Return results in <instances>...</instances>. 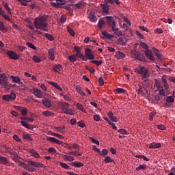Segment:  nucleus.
<instances>
[{"instance_id": "f257e3e1", "label": "nucleus", "mask_w": 175, "mask_h": 175, "mask_svg": "<svg viewBox=\"0 0 175 175\" xmlns=\"http://www.w3.org/2000/svg\"><path fill=\"white\" fill-rule=\"evenodd\" d=\"M47 21V17L40 16L39 18H36L34 20V25L38 29H41L44 32H49V27H47L48 24L46 23Z\"/></svg>"}, {"instance_id": "f03ea898", "label": "nucleus", "mask_w": 175, "mask_h": 175, "mask_svg": "<svg viewBox=\"0 0 175 175\" xmlns=\"http://www.w3.org/2000/svg\"><path fill=\"white\" fill-rule=\"evenodd\" d=\"M135 72L138 75H141L142 80H144L145 81L147 80V79H148V77H150V71H148V70L145 68L144 66H138L135 69Z\"/></svg>"}, {"instance_id": "7ed1b4c3", "label": "nucleus", "mask_w": 175, "mask_h": 175, "mask_svg": "<svg viewBox=\"0 0 175 175\" xmlns=\"http://www.w3.org/2000/svg\"><path fill=\"white\" fill-rule=\"evenodd\" d=\"M131 55L142 62H146V57L137 51H131Z\"/></svg>"}, {"instance_id": "20e7f679", "label": "nucleus", "mask_w": 175, "mask_h": 175, "mask_svg": "<svg viewBox=\"0 0 175 175\" xmlns=\"http://www.w3.org/2000/svg\"><path fill=\"white\" fill-rule=\"evenodd\" d=\"M74 53H75V55L77 59L81 58L83 61H87V58H85V56L81 53V50L78 46H74Z\"/></svg>"}, {"instance_id": "39448f33", "label": "nucleus", "mask_w": 175, "mask_h": 175, "mask_svg": "<svg viewBox=\"0 0 175 175\" xmlns=\"http://www.w3.org/2000/svg\"><path fill=\"white\" fill-rule=\"evenodd\" d=\"M2 99L5 102H9L10 100H15L16 94H14V92H11L10 94L3 95Z\"/></svg>"}, {"instance_id": "423d86ee", "label": "nucleus", "mask_w": 175, "mask_h": 175, "mask_svg": "<svg viewBox=\"0 0 175 175\" xmlns=\"http://www.w3.org/2000/svg\"><path fill=\"white\" fill-rule=\"evenodd\" d=\"M144 53L148 59H149V61H150L151 62H154L155 58L154 57V53H152V51L150 49L144 51Z\"/></svg>"}, {"instance_id": "0eeeda50", "label": "nucleus", "mask_w": 175, "mask_h": 175, "mask_svg": "<svg viewBox=\"0 0 175 175\" xmlns=\"http://www.w3.org/2000/svg\"><path fill=\"white\" fill-rule=\"evenodd\" d=\"M85 57H86L88 59H95V55L92 53V51L90 48H86L85 49Z\"/></svg>"}, {"instance_id": "6e6552de", "label": "nucleus", "mask_w": 175, "mask_h": 175, "mask_svg": "<svg viewBox=\"0 0 175 175\" xmlns=\"http://www.w3.org/2000/svg\"><path fill=\"white\" fill-rule=\"evenodd\" d=\"M105 20L108 25L111 27V29L116 27V21H114V18H113V16H106Z\"/></svg>"}, {"instance_id": "1a4fd4ad", "label": "nucleus", "mask_w": 175, "mask_h": 175, "mask_svg": "<svg viewBox=\"0 0 175 175\" xmlns=\"http://www.w3.org/2000/svg\"><path fill=\"white\" fill-rule=\"evenodd\" d=\"M7 55H8L11 59H18V58H20V55H17V53H14L13 51H8Z\"/></svg>"}, {"instance_id": "9d476101", "label": "nucleus", "mask_w": 175, "mask_h": 175, "mask_svg": "<svg viewBox=\"0 0 175 175\" xmlns=\"http://www.w3.org/2000/svg\"><path fill=\"white\" fill-rule=\"evenodd\" d=\"M30 91L37 98H42V96L43 95V93L42 92V91L36 88H33L30 90Z\"/></svg>"}, {"instance_id": "9b49d317", "label": "nucleus", "mask_w": 175, "mask_h": 175, "mask_svg": "<svg viewBox=\"0 0 175 175\" xmlns=\"http://www.w3.org/2000/svg\"><path fill=\"white\" fill-rule=\"evenodd\" d=\"M46 140H48V142H51L52 143H55V144H58L59 146H61V144H62L63 143L62 141H59L57 139V138L53 137H48L46 138Z\"/></svg>"}, {"instance_id": "f8f14e48", "label": "nucleus", "mask_w": 175, "mask_h": 175, "mask_svg": "<svg viewBox=\"0 0 175 175\" xmlns=\"http://www.w3.org/2000/svg\"><path fill=\"white\" fill-rule=\"evenodd\" d=\"M31 166H34V167H43V163H40V162H36L33 161H27Z\"/></svg>"}, {"instance_id": "ddd939ff", "label": "nucleus", "mask_w": 175, "mask_h": 175, "mask_svg": "<svg viewBox=\"0 0 175 175\" xmlns=\"http://www.w3.org/2000/svg\"><path fill=\"white\" fill-rule=\"evenodd\" d=\"M0 163H1V165H10V162H9V160L8 159V158L1 155H0Z\"/></svg>"}, {"instance_id": "4468645a", "label": "nucleus", "mask_w": 175, "mask_h": 175, "mask_svg": "<svg viewBox=\"0 0 175 175\" xmlns=\"http://www.w3.org/2000/svg\"><path fill=\"white\" fill-rule=\"evenodd\" d=\"M101 8L103 10V13L105 14H109L110 13V7L107 4H101Z\"/></svg>"}, {"instance_id": "2eb2a0df", "label": "nucleus", "mask_w": 175, "mask_h": 175, "mask_svg": "<svg viewBox=\"0 0 175 175\" xmlns=\"http://www.w3.org/2000/svg\"><path fill=\"white\" fill-rule=\"evenodd\" d=\"M8 82V76L5 74H0V85Z\"/></svg>"}, {"instance_id": "dca6fc26", "label": "nucleus", "mask_w": 175, "mask_h": 175, "mask_svg": "<svg viewBox=\"0 0 175 175\" xmlns=\"http://www.w3.org/2000/svg\"><path fill=\"white\" fill-rule=\"evenodd\" d=\"M126 42H128V38L125 37H120L118 40V43H119L120 46H125V44H126Z\"/></svg>"}, {"instance_id": "f3484780", "label": "nucleus", "mask_w": 175, "mask_h": 175, "mask_svg": "<svg viewBox=\"0 0 175 175\" xmlns=\"http://www.w3.org/2000/svg\"><path fill=\"white\" fill-rule=\"evenodd\" d=\"M10 78L12 79L13 83H16V84H23L21 82V79H20L18 76L11 75Z\"/></svg>"}, {"instance_id": "a211bd4d", "label": "nucleus", "mask_w": 175, "mask_h": 175, "mask_svg": "<svg viewBox=\"0 0 175 175\" xmlns=\"http://www.w3.org/2000/svg\"><path fill=\"white\" fill-rule=\"evenodd\" d=\"M62 65L61 64H55L53 66V70H54L55 72H56V73H59V72H61V70H62Z\"/></svg>"}, {"instance_id": "6ab92c4d", "label": "nucleus", "mask_w": 175, "mask_h": 175, "mask_svg": "<svg viewBox=\"0 0 175 175\" xmlns=\"http://www.w3.org/2000/svg\"><path fill=\"white\" fill-rule=\"evenodd\" d=\"M102 35H103V37L101 36V39H105V38H107V39H113V35L108 33L106 31H103Z\"/></svg>"}, {"instance_id": "aec40b11", "label": "nucleus", "mask_w": 175, "mask_h": 175, "mask_svg": "<svg viewBox=\"0 0 175 175\" xmlns=\"http://www.w3.org/2000/svg\"><path fill=\"white\" fill-rule=\"evenodd\" d=\"M48 54H49V59H51V61H54V59H55V56L54 55V49H49Z\"/></svg>"}, {"instance_id": "412c9836", "label": "nucleus", "mask_w": 175, "mask_h": 175, "mask_svg": "<svg viewBox=\"0 0 175 175\" xmlns=\"http://www.w3.org/2000/svg\"><path fill=\"white\" fill-rule=\"evenodd\" d=\"M161 143L158 142H152L149 145V148L154 149V148H161Z\"/></svg>"}, {"instance_id": "4be33fe9", "label": "nucleus", "mask_w": 175, "mask_h": 175, "mask_svg": "<svg viewBox=\"0 0 175 175\" xmlns=\"http://www.w3.org/2000/svg\"><path fill=\"white\" fill-rule=\"evenodd\" d=\"M42 104L45 107H51V101L49 100L48 98H43L42 100Z\"/></svg>"}, {"instance_id": "5701e85b", "label": "nucleus", "mask_w": 175, "mask_h": 175, "mask_svg": "<svg viewBox=\"0 0 175 175\" xmlns=\"http://www.w3.org/2000/svg\"><path fill=\"white\" fill-rule=\"evenodd\" d=\"M3 148L5 150V154H9V155H12L14 152V151H13V149H12L9 146H4Z\"/></svg>"}, {"instance_id": "b1692460", "label": "nucleus", "mask_w": 175, "mask_h": 175, "mask_svg": "<svg viewBox=\"0 0 175 175\" xmlns=\"http://www.w3.org/2000/svg\"><path fill=\"white\" fill-rule=\"evenodd\" d=\"M152 51L154 54L159 59H162V55L159 52V50L157 49V48H152Z\"/></svg>"}, {"instance_id": "393cba45", "label": "nucleus", "mask_w": 175, "mask_h": 175, "mask_svg": "<svg viewBox=\"0 0 175 175\" xmlns=\"http://www.w3.org/2000/svg\"><path fill=\"white\" fill-rule=\"evenodd\" d=\"M21 124H22L23 126L27 128V129H33V126L28 124V122L21 120Z\"/></svg>"}, {"instance_id": "a878e982", "label": "nucleus", "mask_w": 175, "mask_h": 175, "mask_svg": "<svg viewBox=\"0 0 175 175\" xmlns=\"http://www.w3.org/2000/svg\"><path fill=\"white\" fill-rule=\"evenodd\" d=\"M111 31H113V32H114L117 36H122V31H121L119 28H116V27H113L111 29Z\"/></svg>"}, {"instance_id": "bb28decb", "label": "nucleus", "mask_w": 175, "mask_h": 175, "mask_svg": "<svg viewBox=\"0 0 175 175\" xmlns=\"http://www.w3.org/2000/svg\"><path fill=\"white\" fill-rule=\"evenodd\" d=\"M72 166H75V167H83L84 164L80 161H75L71 163Z\"/></svg>"}, {"instance_id": "cd10ccee", "label": "nucleus", "mask_w": 175, "mask_h": 175, "mask_svg": "<svg viewBox=\"0 0 175 175\" xmlns=\"http://www.w3.org/2000/svg\"><path fill=\"white\" fill-rule=\"evenodd\" d=\"M1 86L3 87L5 91H9L12 88V84H9V82H5V83H3Z\"/></svg>"}, {"instance_id": "c85d7f7f", "label": "nucleus", "mask_w": 175, "mask_h": 175, "mask_svg": "<svg viewBox=\"0 0 175 175\" xmlns=\"http://www.w3.org/2000/svg\"><path fill=\"white\" fill-rule=\"evenodd\" d=\"M68 61H70V62H72V64L73 62H76V61H77V58L76 57V55L75 54L68 56Z\"/></svg>"}, {"instance_id": "c756f323", "label": "nucleus", "mask_w": 175, "mask_h": 175, "mask_svg": "<svg viewBox=\"0 0 175 175\" xmlns=\"http://www.w3.org/2000/svg\"><path fill=\"white\" fill-rule=\"evenodd\" d=\"M104 161L105 163H116V162H114V159H111V157H110L109 156L105 157Z\"/></svg>"}, {"instance_id": "7c9ffc66", "label": "nucleus", "mask_w": 175, "mask_h": 175, "mask_svg": "<svg viewBox=\"0 0 175 175\" xmlns=\"http://www.w3.org/2000/svg\"><path fill=\"white\" fill-rule=\"evenodd\" d=\"M30 153L31 154L32 157H33L34 158H37V159L40 158V155L39 154V153H38L33 149L30 150Z\"/></svg>"}, {"instance_id": "2f4dec72", "label": "nucleus", "mask_w": 175, "mask_h": 175, "mask_svg": "<svg viewBox=\"0 0 175 175\" xmlns=\"http://www.w3.org/2000/svg\"><path fill=\"white\" fill-rule=\"evenodd\" d=\"M42 114L45 117H53V116H54V113L49 111H44L42 112Z\"/></svg>"}, {"instance_id": "473e14b6", "label": "nucleus", "mask_w": 175, "mask_h": 175, "mask_svg": "<svg viewBox=\"0 0 175 175\" xmlns=\"http://www.w3.org/2000/svg\"><path fill=\"white\" fill-rule=\"evenodd\" d=\"M115 94H125L126 90L122 88H117L114 90Z\"/></svg>"}, {"instance_id": "72a5a7b5", "label": "nucleus", "mask_w": 175, "mask_h": 175, "mask_svg": "<svg viewBox=\"0 0 175 175\" xmlns=\"http://www.w3.org/2000/svg\"><path fill=\"white\" fill-rule=\"evenodd\" d=\"M115 57L117 58H119L120 59H122V58H125V54L122 52H118L116 55Z\"/></svg>"}, {"instance_id": "f704fd0d", "label": "nucleus", "mask_w": 175, "mask_h": 175, "mask_svg": "<svg viewBox=\"0 0 175 175\" xmlns=\"http://www.w3.org/2000/svg\"><path fill=\"white\" fill-rule=\"evenodd\" d=\"M32 60L33 61V62H36L37 64H40V62H42V59L36 55L33 56Z\"/></svg>"}, {"instance_id": "c9c22d12", "label": "nucleus", "mask_w": 175, "mask_h": 175, "mask_svg": "<svg viewBox=\"0 0 175 175\" xmlns=\"http://www.w3.org/2000/svg\"><path fill=\"white\" fill-rule=\"evenodd\" d=\"M12 155V161L16 163L18 161V154H17V152H14Z\"/></svg>"}, {"instance_id": "e433bc0d", "label": "nucleus", "mask_w": 175, "mask_h": 175, "mask_svg": "<svg viewBox=\"0 0 175 175\" xmlns=\"http://www.w3.org/2000/svg\"><path fill=\"white\" fill-rule=\"evenodd\" d=\"M106 24V22L103 21V19H100L98 23L99 29H102L103 28V26Z\"/></svg>"}, {"instance_id": "4c0bfd02", "label": "nucleus", "mask_w": 175, "mask_h": 175, "mask_svg": "<svg viewBox=\"0 0 175 175\" xmlns=\"http://www.w3.org/2000/svg\"><path fill=\"white\" fill-rule=\"evenodd\" d=\"M63 112L64 113V114H69L70 116H73V110H72L71 109H64Z\"/></svg>"}, {"instance_id": "58836bf2", "label": "nucleus", "mask_w": 175, "mask_h": 175, "mask_svg": "<svg viewBox=\"0 0 175 175\" xmlns=\"http://www.w3.org/2000/svg\"><path fill=\"white\" fill-rule=\"evenodd\" d=\"M67 31H68V33H70V35H71V36H72V37L76 35L73 29H72V27H70L69 26L67 27Z\"/></svg>"}, {"instance_id": "ea45409f", "label": "nucleus", "mask_w": 175, "mask_h": 175, "mask_svg": "<svg viewBox=\"0 0 175 175\" xmlns=\"http://www.w3.org/2000/svg\"><path fill=\"white\" fill-rule=\"evenodd\" d=\"M89 18L90 20V21H92V23H95V21H96V20H98V18H96V16H95L94 14H90L89 15Z\"/></svg>"}, {"instance_id": "a19ab883", "label": "nucleus", "mask_w": 175, "mask_h": 175, "mask_svg": "<svg viewBox=\"0 0 175 175\" xmlns=\"http://www.w3.org/2000/svg\"><path fill=\"white\" fill-rule=\"evenodd\" d=\"M107 154H109V150H107V149H103L102 151H100V153H99V154L101 157H106Z\"/></svg>"}, {"instance_id": "79ce46f5", "label": "nucleus", "mask_w": 175, "mask_h": 175, "mask_svg": "<svg viewBox=\"0 0 175 175\" xmlns=\"http://www.w3.org/2000/svg\"><path fill=\"white\" fill-rule=\"evenodd\" d=\"M23 139H25V140H29V142H32V137H31V135L29 134H24L23 135Z\"/></svg>"}, {"instance_id": "37998d69", "label": "nucleus", "mask_w": 175, "mask_h": 175, "mask_svg": "<svg viewBox=\"0 0 175 175\" xmlns=\"http://www.w3.org/2000/svg\"><path fill=\"white\" fill-rule=\"evenodd\" d=\"M0 30L1 31V32H3V33L8 31V29L5 28V25L1 21H0Z\"/></svg>"}, {"instance_id": "c03bdc74", "label": "nucleus", "mask_w": 175, "mask_h": 175, "mask_svg": "<svg viewBox=\"0 0 175 175\" xmlns=\"http://www.w3.org/2000/svg\"><path fill=\"white\" fill-rule=\"evenodd\" d=\"M44 36L46 38V39H48V40H50V42H53V40H54V37L51 36V34L46 33Z\"/></svg>"}, {"instance_id": "a18cd8bd", "label": "nucleus", "mask_w": 175, "mask_h": 175, "mask_svg": "<svg viewBox=\"0 0 175 175\" xmlns=\"http://www.w3.org/2000/svg\"><path fill=\"white\" fill-rule=\"evenodd\" d=\"M55 129H56L57 132H59V133H65V131H64L65 129V126L55 127Z\"/></svg>"}, {"instance_id": "49530a36", "label": "nucleus", "mask_w": 175, "mask_h": 175, "mask_svg": "<svg viewBox=\"0 0 175 175\" xmlns=\"http://www.w3.org/2000/svg\"><path fill=\"white\" fill-rule=\"evenodd\" d=\"M3 13H5V12H3V10H1L0 16H2V17H3V18H5V20H7L8 21H10V18H9L8 16V15H6Z\"/></svg>"}, {"instance_id": "de8ad7c7", "label": "nucleus", "mask_w": 175, "mask_h": 175, "mask_svg": "<svg viewBox=\"0 0 175 175\" xmlns=\"http://www.w3.org/2000/svg\"><path fill=\"white\" fill-rule=\"evenodd\" d=\"M21 120L22 121H27V122H33V119L31 118L21 117Z\"/></svg>"}, {"instance_id": "09e8293b", "label": "nucleus", "mask_w": 175, "mask_h": 175, "mask_svg": "<svg viewBox=\"0 0 175 175\" xmlns=\"http://www.w3.org/2000/svg\"><path fill=\"white\" fill-rule=\"evenodd\" d=\"M166 102L168 103H173V102H174V98H173V96H167L166 98Z\"/></svg>"}, {"instance_id": "8fccbe9b", "label": "nucleus", "mask_w": 175, "mask_h": 175, "mask_svg": "<svg viewBox=\"0 0 175 175\" xmlns=\"http://www.w3.org/2000/svg\"><path fill=\"white\" fill-rule=\"evenodd\" d=\"M77 106V108L79 109V110H81V111H83V113H84L85 111V110L84 109V107H83V105L80 104V103H77L76 105Z\"/></svg>"}, {"instance_id": "3c124183", "label": "nucleus", "mask_w": 175, "mask_h": 175, "mask_svg": "<svg viewBox=\"0 0 175 175\" xmlns=\"http://www.w3.org/2000/svg\"><path fill=\"white\" fill-rule=\"evenodd\" d=\"M62 111H64V110H65V109H69V103H62Z\"/></svg>"}, {"instance_id": "603ef678", "label": "nucleus", "mask_w": 175, "mask_h": 175, "mask_svg": "<svg viewBox=\"0 0 175 175\" xmlns=\"http://www.w3.org/2000/svg\"><path fill=\"white\" fill-rule=\"evenodd\" d=\"M135 158H142V159H144V161H146V162H148V161H150V159L144 155H137L135 156Z\"/></svg>"}, {"instance_id": "864d4df0", "label": "nucleus", "mask_w": 175, "mask_h": 175, "mask_svg": "<svg viewBox=\"0 0 175 175\" xmlns=\"http://www.w3.org/2000/svg\"><path fill=\"white\" fill-rule=\"evenodd\" d=\"M91 62H92V64H95L98 66H99V65H102V64H103V62L102 60H100V61L92 60Z\"/></svg>"}, {"instance_id": "5fc2aeb1", "label": "nucleus", "mask_w": 175, "mask_h": 175, "mask_svg": "<svg viewBox=\"0 0 175 175\" xmlns=\"http://www.w3.org/2000/svg\"><path fill=\"white\" fill-rule=\"evenodd\" d=\"M66 159L69 162H73L75 161V157L72 156H68V155H64Z\"/></svg>"}, {"instance_id": "6e6d98bb", "label": "nucleus", "mask_w": 175, "mask_h": 175, "mask_svg": "<svg viewBox=\"0 0 175 175\" xmlns=\"http://www.w3.org/2000/svg\"><path fill=\"white\" fill-rule=\"evenodd\" d=\"M48 152H49V154H56L57 150H55V148H49L48 149Z\"/></svg>"}, {"instance_id": "4d7b16f0", "label": "nucleus", "mask_w": 175, "mask_h": 175, "mask_svg": "<svg viewBox=\"0 0 175 175\" xmlns=\"http://www.w3.org/2000/svg\"><path fill=\"white\" fill-rule=\"evenodd\" d=\"M82 6H84V1H83L75 4V8H77L78 9H80Z\"/></svg>"}, {"instance_id": "13d9d810", "label": "nucleus", "mask_w": 175, "mask_h": 175, "mask_svg": "<svg viewBox=\"0 0 175 175\" xmlns=\"http://www.w3.org/2000/svg\"><path fill=\"white\" fill-rule=\"evenodd\" d=\"M146 169V165H139V167L136 168L137 172H140V170H144Z\"/></svg>"}, {"instance_id": "bf43d9fd", "label": "nucleus", "mask_w": 175, "mask_h": 175, "mask_svg": "<svg viewBox=\"0 0 175 175\" xmlns=\"http://www.w3.org/2000/svg\"><path fill=\"white\" fill-rule=\"evenodd\" d=\"M90 140L94 143V144H96V146H99V141L96 140L92 137H89Z\"/></svg>"}, {"instance_id": "052dcab7", "label": "nucleus", "mask_w": 175, "mask_h": 175, "mask_svg": "<svg viewBox=\"0 0 175 175\" xmlns=\"http://www.w3.org/2000/svg\"><path fill=\"white\" fill-rule=\"evenodd\" d=\"M21 113L23 116H27V113H28V111L27 108L22 107V109H21Z\"/></svg>"}, {"instance_id": "680f3d73", "label": "nucleus", "mask_w": 175, "mask_h": 175, "mask_svg": "<svg viewBox=\"0 0 175 175\" xmlns=\"http://www.w3.org/2000/svg\"><path fill=\"white\" fill-rule=\"evenodd\" d=\"M26 44L30 49H33V50H36V46H35V45H33V44H32L31 42H27Z\"/></svg>"}, {"instance_id": "e2e57ef3", "label": "nucleus", "mask_w": 175, "mask_h": 175, "mask_svg": "<svg viewBox=\"0 0 175 175\" xmlns=\"http://www.w3.org/2000/svg\"><path fill=\"white\" fill-rule=\"evenodd\" d=\"M52 136H55V137H57L58 139H60L61 140H62V139H64V137L58 133H53Z\"/></svg>"}, {"instance_id": "0e129e2a", "label": "nucleus", "mask_w": 175, "mask_h": 175, "mask_svg": "<svg viewBox=\"0 0 175 175\" xmlns=\"http://www.w3.org/2000/svg\"><path fill=\"white\" fill-rule=\"evenodd\" d=\"M98 82H99V85L100 87H102V85H103V84H105V80H103V77H100L98 79Z\"/></svg>"}, {"instance_id": "69168bd1", "label": "nucleus", "mask_w": 175, "mask_h": 175, "mask_svg": "<svg viewBox=\"0 0 175 175\" xmlns=\"http://www.w3.org/2000/svg\"><path fill=\"white\" fill-rule=\"evenodd\" d=\"M141 46L142 47H143V49H144L145 51H147V50H150L148 49V46L147 45V44L144 42H141Z\"/></svg>"}, {"instance_id": "338daca9", "label": "nucleus", "mask_w": 175, "mask_h": 175, "mask_svg": "<svg viewBox=\"0 0 175 175\" xmlns=\"http://www.w3.org/2000/svg\"><path fill=\"white\" fill-rule=\"evenodd\" d=\"M155 84L157 90H161V88H163V87L161 85V83L159 81H156Z\"/></svg>"}, {"instance_id": "774afa93", "label": "nucleus", "mask_w": 175, "mask_h": 175, "mask_svg": "<svg viewBox=\"0 0 175 175\" xmlns=\"http://www.w3.org/2000/svg\"><path fill=\"white\" fill-rule=\"evenodd\" d=\"M60 166H62V167H63V169H66V170L69 169V166L68 165V164H66L65 163H60Z\"/></svg>"}]
</instances>
